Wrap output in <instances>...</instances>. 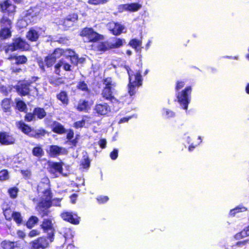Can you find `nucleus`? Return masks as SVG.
Masks as SVG:
<instances>
[{
  "label": "nucleus",
  "instance_id": "53",
  "mask_svg": "<svg viewBox=\"0 0 249 249\" xmlns=\"http://www.w3.org/2000/svg\"><path fill=\"white\" fill-rule=\"evenodd\" d=\"M164 113L167 118L173 117L175 116V113L169 109L165 110Z\"/></svg>",
  "mask_w": 249,
  "mask_h": 249
},
{
  "label": "nucleus",
  "instance_id": "59",
  "mask_svg": "<svg viewBox=\"0 0 249 249\" xmlns=\"http://www.w3.org/2000/svg\"><path fill=\"white\" fill-rule=\"evenodd\" d=\"M89 164L90 162L88 159H85L84 161L82 162V165L85 168L89 167Z\"/></svg>",
  "mask_w": 249,
  "mask_h": 249
},
{
  "label": "nucleus",
  "instance_id": "36",
  "mask_svg": "<svg viewBox=\"0 0 249 249\" xmlns=\"http://www.w3.org/2000/svg\"><path fill=\"white\" fill-rule=\"evenodd\" d=\"M32 153L35 156L40 157L43 156L44 152L41 147L37 146L33 148Z\"/></svg>",
  "mask_w": 249,
  "mask_h": 249
},
{
  "label": "nucleus",
  "instance_id": "37",
  "mask_svg": "<svg viewBox=\"0 0 249 249\" xmlns=\"http://www.w3.org/2000/svg\"><path fill=\"white\" fill-rule=\"evenodd\" d=\"M38 219L35 216H31L27 222V226L29 228H32L38 222Z\"/></svg>",
  "mask_w": 249,
  "mask_h": 249
},
{
  "label": "nucleus",
  "instance_id": "61",
  "mask_svg": "<svg viewBox=\"0 0 249 249\" xmlns=\"http://www.w3.org/2000/svg\"><path fill=\"white\" fill-rule=\"evenodd\" d=\"M14 247L13 249H22V246L21 244L18 242H13Z\"/></svg>",
  "mask_w": 249,
  "mask_h": 249
},
{
  "label": "nucleus",
  "instance_id": "28",
  "mask_svg": "<svg viewBox=\"0 0 249 249\" xmlns=\"http://www.w3.org/2000/svg\"><path fill=\"white\" fill-rule=\"evenodd\" d=\"M142 7V5L136 2L131 3L126 5L125 10L130 12H136Z\"/></svg>",
  "mask_w": 249,
  "mask_h": 249
},
{
  "label": "nucleus",
  "instance_id": "51",
  "mask_svg": "<svg viewBox=\"0 0 249 249\" xmlns=\"http://www.w3.org/2000/svg\"><path fill=\"white\" fill-rule=\"evenodd\" d=\"M35 114H34V112L33 113H29L26 115L25 119L27 121L30 122L31 121L35 120Z\"/></svg>",
  "mask_w": 249,
  "mask_h": 249
},
{
  "label": "nucleus",
  "instance_id": "25",
  "mask_svg": "<svg viewBox=\"0 0 249 249\" xmlns=\"http://www.w3.org/2000/svg\"><path fill=\"white\" fill-rule=\"evenodd\" d=\"M39 36L38 32L34 29H30L26 35L27 38L31 41H36Z\"/></svg>",
  "mask_w": 249,
  "mask_h": 249
},
{
  "label": "nucleus",
  "instance_id": "32",
  "mask_svg": "<svg viewBox=\"0 0 249 249\" xmlns=\"http://www.w3.org/2000/svg\"><path fill=\"white\" fill-rule=\"evenodd\" d=\"M77 89L82 90L87 93L89 92V89L87 84L83 81H79L76 86Z\"/></svg>",
  "mask_w": 249,
  "mask_h": 249
},
{
  "label": "nucleus",
  "instance_id": "46",
  "mask_svg": "<svg viewBox=\"0 0 249 249\" xmlns=\"http://www.w3.org/2000/svg\"><path fill=\"white\" fill-rule=\"evenodd\" d=\"M247 236V235L246 234L245 231L244 229L242 231H241L240 232H239L235 234L234 238L236 240H240V239L245 238Z\"/></svg>",
  "mask_w": 249,
  "mask_h": 249
},
{
  "label": "nucleus",
  "instance_id": "29",
  "mask_svg": "<svg viewBox=\"0 0 249 249\" xmlns=\"http://www.w3.org/2000/svg\"><path fill=\"white\" fill-rule=\"evenodd\" d=\"M34 114H35V116H37V117L41 119L45 117L46 115V112L45 110L42 108L36 107L35 108L34 110Z\"/></svg>",
  "mask_w": 249,
  "mask_h": 249
},
{
  "label": "nucleus",
  "instance_id": "21",
  "mask_svg": "<svg viewBox=\"0 0 249 249\" xmlns=\"http://www.w3.org/2000/svg\"><path fill=\"white\" fill-rule=\"evenodd\" d=\"M78 16L76 14L69 15L63 21L62 25L66 28H68L73 25V22L77 20Z\"/></svg>",
  "mask_w": 249,
  "mask_h": 249
},
{
  "label": "nucleus",
  "instance_id": "2",
  "mask_svg": "<svg viewBox=\"0 0 249 249\" xmlns=\"http://www.w3.org/2000/svg\"><path fill=\"white\" fill-rule=\"evenodd\" d=\"M125 69L127 71L129 77L128 92L132 96L135 94L136 89L142 85V77L141 71L139 70H136L133 67L126 66H125Z\"/></svg>",
  "mask_w": 249,
  "mask_h": 249
},
{
  "label": "nucleus",
  "instance_id": "64",
  "mask_svg": "<svg viewBox=\"0 0 249 249\" xmlns=\"http://www.w3.org/2000/svg\"><path fill=\"white\" fill-rule=\"evenodd\" d=\"M246 234L247 236H249V225L244 228Z\"/></svg>",
  "mask_w": 249,
  "mask_h": 249
},
{
  "label": "nucleus",
  "instance_id": "56",
  "mask_svg": "<svg viewBox=\"0 0 249 249\" xmlns=\"http://www.w3.org/2000/svg\"><path fill=\"white\" fill-rule=\"evenodd\" d=\"M21 172L23 176L26 178H29L31 177V173L29 170H21Z\"/></svg>",
  "mask_w": 249,
  "mask_h": 249
},
{
  "label": "nucleus",
  "instance_id": "8",
  "mask_svg": "<svg viewBox=\"0 0 249 249\" xmlns=\"http://www.w3.org/2000/svg\"><path fill=\"white\" fill-rule=\"evenodd\" d=\"M1 11L9 15L14 14L16 11V6L8 0H5L0 3Z\"/></svg>",
  "mask_w": 249,
  "mask_h": 249
},
{
  "label": "nucleus",
  "instance_id": "33",
  "mask_svg": "<svg viewBox=\"0 0 249 249\" xmlns=\"http://www.w3.org/2000/svg\"><path fill=\"white\" fill-rule=\"evenodd\" d=\"M1 106L3 110L5 112L9 111L11 108L10 100L8 98L3 99L2 101Z\"/></svg>",
  "mask_w": 249,
  "mask_h": 249
},
{
  "label": "nucleus",
  "instance_id": "5",
  "mask_svg": "<svg viewBox=\"0 0 249 249\" xmlns=\"http://www.w3.org/2000/svg\"><path fill=\"white\" fill-rule=\"evenodd\" d=\"M28 47V44L24 40L18 37L14 39L13 43L6 47L5 52L8 53L18 49H27Z\"/></svg>",
  "mask_w": 249,
  "mask_h": 249
},
{
  "label": "nucleus",
  "instance_id": "23",
  "mask_svg": "<svg viewBox=\"0 0 249 249\" xmlns=\"http://www.w3.org/2000/svg\"><path fill=\"white\" fill-rule=\"evenodd\" d=\"M90 106L88 101L85 100H79L76 109L80 111H87L90 109Z\"/></svg>",
  "mask_w": 249,
  "mask_h": 249
},
{
  "label": "nucleus",
  "instance_id": "1",
  "mask_svg": "<svg viewBox=\"0 0 249 249\" xmlns=\"http://www.w3.org/2000/svg\"><path fill=\"white\" fill-rule=\"evenodd\" d=\"M185 85L184 80H178L176 83L175 90L178 93L176 97L178 102L182 106L183 109L187 110L191 101L192 87L190 86L186 87L182 91H179Z\"/></svg>",
  "mask_w": 249,
  "mask_h": 249
},
{
  "label": "nucleus",
  "instance_id": "41",
  "mask_svg": "<svg viewBox=\"0 0 249 249\" xmlns=\"http://www.w3.org/2000/svg\"><path fill=\"white\" fill-rule=\"evenodd\" d=\"M14 213L11 209H6L3 211L4 215L6 219L8 220L12 219Z\"/></svg>",
  "mask_w": 249,
  "mask_h": 249
},
{
  "label": "nucleus",
  "instance_id": "44",
  "mask_svg": "<svg viewBox=\"0 0 249 249\" xmlns=\"http://www.w3.org/2000/svg\"><path fill=\"white\" fill-rule=\"evenodd\" d=\"M55 60L53 57H52L50 55L47 56L45 59V62L46 65L48 67H51L53 63L55 62Z\"/></svg>",
  "mask_w": 249,
  "mask_h": 249
},
{
  "label": "nucleus",
  "instance_id": "13",
  "mask_svg": "<svg viewBox=\"0 0 249 249\" xmlns=\"http://www.w3.org/2000/svg\"><path fill=\"white\" fill-rule=\"evenodd\" d=\"M32 87L27 82H24L17 86V90L18 92L21 95H26L30 91L29 87Z\"/></svg>",
  "mask_w": 249,
  "mask_h": 249
},
{
  "label": "nucleus",
  "instance_id": "30",
  "mask_svg": "<svg viewBox=\"0 0 249 249\" xmlns=\"http://www.w3.org/2000/svg\"><path fill=\"white\" fill-rule=\"evenodd\" d=\"M12 22L11 20L6 16H3L0 19V25L1 28H11Z\"/></svg>",
  "mask_w": 249,
  "mask_h": 249
},
{
  "label": "nucleus",
  "instance_id": "50",
  "mask_svg": "<svg viewBox=\"0 0 249 249\" xmlns=\"http://www.w3.org/2000/svg\"><path fill=\"white\" fill-rule=\"evenodd\" d=\"M40 234V231L37 230H33L31 231L29 234L28 236L30 237L33 238L34 237H36V236H38Z\"/></svg>",
  "mask_w": 249,
  "mask_h": 249
},
{
  "label": "nucleus",
  "instance_id": "54",
  "mask_svg": "<svg viewBox=\"0 0 249 249\" xmlns=\"http://www.w3.org/2000/svg\"><path fill=\"white\" fill-rule=\"evenodd\" d=\"M70 60L71 62L73 64H77L78 62V56L76 55L75 53L73 55L71 58Z\"/></svg>",
  "mask_w": 249,
  "mask_h": 249
},
{
  "label": "nucleus",
  "instance_id": "35",
  "mask_svg": "<svg viewBox=\"0 0 249 249\" xmlns=\"http://www.w3.org/2000/svg\"><path fill=\"white\" fill-rule=\"evenodd\" d=\"M14 58L16 60V63L17 64H24L27 61V58L23 55H19V56H14L13 57L11 56L9 57V59Z\"/></svg>",
  "mask_w": 249,
  "mask_h": 249
},
{
  "label": "nucleus",
  "instance_id": "11",
  "mask_svg": "<svg viewBox=\"0 0 249 249\" xmlns=\"http://www.w3.org/2000/svg\"><path fill=\"white\" fill-rule=\"evenodd\" d=\"M49 172L53 174L54 177L57 176V174H61L62 172V165L59 162H50Z\"/></svg>",
  "mask_w": 249,
  "mask_h": 249
},
{
  "label": "nucleus",
  "instance_id": "19",
  "mask_svg": "<svg viewBox=\"0 0 249 249\" xmlns=\"http://www.w3.org/2000/svg\"><path fill=\"white\" fill-rule=\"evenodd\" d=\"M128 45L134 48L136 52H141L142 48H143L142 46V40L137 38L131 39L129 41Z\"/></svg>",
  "mask_w": 249,
  "mask_h": 249
},
{
  "label": "nucleus",
  "instance_id": "16",
  "mask_svg": "<svg viewBox=\"0 0 249 249\" xmlns=\"http://www.w3.org/2000/svg\"><path fill=\"white\" fill-rule=\"evenodd\" d=\"M15 139L5 132L0 133V142L3 144H11L15 142Z\"/></svg>",
  "mask_w": 249,
  "mask_h": 249
},
{
  "label": "nucleus",
  "instance_id": "42",
  "mask_svg": "<svg viewBox=\"0 0 249 249\" xmlns=\"http://www.w3.org/2000/svg\"><path fill=\"white\" fill-rule=\"evenodd\" d=\"M1 247L4 249H13L14 247L13 242L4 241L1 243Z\"/></svg>",
  "mask_w": 249,
  "mask_h": 249
},
{
  "label": "nucleus",
  "instance_id": "12",
  "mask_svg": "<svg viewBox=\"0 0 249 249\" xmlns=\"http://www.w3.org/2000/svg\"><path fill=\"white\" fill-rule=\"evenodd\" d=\"M61 216L63 220L72 224H78L79 223V218L76 214L66 212L62 213Z\"/></svg>",
  "mask_w": 249,
  "mask_h": 249
},
{
  "label": "nucleus",
  "instance_id": "52",
  "mask_svg": "<svg viewBox=\"0 0 249 249\" xmlns=\"http://www.w3.org/2000/svg\"><path fill=\"white\" fill-rule=\"evenodd\" d=\"M85 122L82 120L77 121L74 124V126L77 128L82 127L85 124Z\"/></svg>",
  "mask_w": 249,
  "mask_h": 249
},
{
  "label": "nucleus",
  "instance_id": "15",
  "mask_svg": "<svg viewBox=\"0 0 249 249\" xmlns=\"http://www.w3.org/2000/svg\"><path fill=\"white\" fill-rule=\"evenodd\" d=\"M66 152L65 148L57 145H51L49 147V154L52 157H55Z\"/></svg>",
  "mask_w": 249,
  "mask_h": 249
},
{
  "label": "nucleus",
  "instance_id": "40",
  "mask_svg": "<svg viewBox=\"0 0 249 249\" xmlns=\"http://www.w3.org/2000/svg\"><path fill=\"white\" fill-rule=\"evenodd\" d=\"M17 107L21 111H24L26 108V104L22 101L16 99Z\"/></svg>",
  "mask_w": 249,
  "mask_h": 249
},
{
  "label": "nucleus",
  "instance_id": "58",
  "mask_svg": "<svg viewBox=\"0 0 249 249\" xmlns=\"http://www.w3.org/2000/svg\"><path fill=\"white\" fill-rule=\"evenodd\" d=\"M98 143L102 148H105L106 146L107 141L105 139H103L99 141Z\"/></svg>",
  "mask_w": 249,
  "mask_h": 249
},
{
  "label": "nucleus",
  "instance_id": "49",
  "mask_svg": "<svg viewBox=\"0 0 249 249\" xmlns=\"http://www.w3.org/2000/svg\"><path fill=\"white\" fill-rule=\"evenodd\" d=\"M8 192L11 197L15 198L17 195L18 189L16 188H11L9 189Z\"/></svg>",
  "mask_w": 249,
  "mask_h": 249
},
{
  "label": "nucleus",
  "instance_id": "17",
  "mask_svg": "<svg viewBox=\"0 0 249 249\" xmlns=\"http://www.w3.org/2000/svg\"><path fill=\"white\" fill-rule=\"evenodd\" d=\"M52 199V198H51ZM51 199H50V206L48 207V208L52 205H53L55 206H60V199H53L52 201H51ZM38 211L42 215V216H44L45 215H48V211L47 210L48 208H42L39 207V204L38 205Z\"/></svg>",
  "mask_w": 249,
  "mask_h": 249
},
{
  "label": "nucleus",
  "instance_id": "60",
  "mask_svg": "<svg viewBox=\"0 0 249 249\" xmlns=\"http://www.w3.org/2000/svg\"><path fill=\"white\" fill-rule=\"evenodd\" d=\"M105 0H89V3L92 4H98L102 3Z\"/></svg>",
  "mask_w": 249,
  "mask_h": 249
},
{
  "label": "nucleus",
  "instance_id": "7",
  "mask_svg": "<svg viewBox=\"0 0 249 249\" xmlns=\"http://www.w3.org/2000/svg\"><path fill=\"white\" fill-rule=\"evenodd\" d=\"M50 242V238L48 236L47 238L44 237H39L37 239L31 242L33 249H45L47 248Z\"/></svg>",
  "mask_w": 249,
  "mask_h": 249
},
{
  "label": "nucleus",
  "instance_id": "55",
  "mask_svg": "<svg viewBox=\"0 0 249 249\" xmlns=\"http://www.w3.org/2000/svg\"><path fill=\"white\" fill-rule=\"evenodd\" d=\"M110 157L113 160L116 159L118 157V151L116 149H114L112 152L110 153Z\"/></svg>",
  "mask_w": 249,
  "mask_h": 249
},
{
  "label": "nucleus",
  "instance_id": "45",
  "mask_svg": "<svg viewBox=\"0 0 249 249\" xmlns=\"http://www.w3.org/2000/svg\"><path fill=\"white\" fill-rule=\"evenodd\" d=\"M9 178L8 172L6 170L0 171V180L3 181Z\"/></svg>",
  "mask_w": 249,
  "mask_h": 249
},
{
  "label": "nucleus",
  "instance_id": "39",
  "mask_svg": "<svg viewBox=\"0 0 249 249\" xmlns=\"http://www.w3.org/2000/svg\"><path fill=\"white\" fill-rule=\"evenodd\" d=\"M103 84L105 86V88H113L115 86V83L112 82L111 78L110 77L105 78L104 80Z\"/></svg>",
  "mask_w": 249,
  "mask_h": 249
},
{
  "label": "nucleus",
  "instance_id": "26",
  "mask_svg": "<svg viewBox=\"0 0 249 249\" xmlns=\"http://www.w3.org/2000/svg\"><path fill=\"white\" fill-rule=\"evenodd\" d=\"M57 99L60 100L63 104L65 106H67L69 103V100L68 94L66 91H61L57 95Z\"/></svg>",
  "mask_w": 249,
  "mask_h": 249
},
{
  "label": "nucleus",
  "instance_id": "63",
  "mask_svg": "<svg viewBox=\"0 0 249 249\" xmlns=\"http://www.w3.org/2000/svg\"><path fill=\"white\" fill-rule=\"evenodd\" d=\"M17 233L18 236L21 238H23L25 237V235L24 233L22 231H18Z\"/></svg>",
  "mask_w": 249,
  "mask_h": 249
},
{
  "label": "nucleus",
  "instance_id": "48",
  "mask_svg": "<svg viewBox=\"0 0 249 249\" xmlns=\"http://www.w3.org/2000/svg\"><path fill=\"white\" fill-rule=\"evenodd\" d=\"M75 53L70 49H67L66 50H64L63 52V56H65L66 58H71L73 55H74Z\"/></svg>",
  "mask_w": 249,
  "mask_h": 249
},
{
  "label": "nucleus",
  "instance_id": "38",
  "mask_svg": "<svg viewBox=\"0 0 249 249\" xmlns=\"http://www.w3.org/2000/svg\"><path fill=\"white\" fill-rule=\"evenodd\" d=\"M247 244H249V239L238 241L232 246V248L233 249H237L238 248H242L244 246H246Z\"/></svg>",
  "mask_w": 249,
  "mask_h": 249
},
{
  "label": "nucleus",
  "instance_id": "62",
  "mask_svg": "<svg viewBox=\"0 0 249 249\" xmlns=\"http://www.w3.org/2000/svg\"><path fill=\"white\" fill-rule=\"evenodd\" d=\"M74 133L72 131L70 130L67 134V139L69 140L71 139L73 137Z\"/></svg>",
  "mask_w": 249,
  "mask_h": 249
},
{
  "label": "nucleus",
  "instance_id": "24",
  "mask_svg": "<svg viewBox=\"0 0 249 249\" xmlns=\"http://www.w3.org/2000/svg\"><path fill=\"white\" fill-rule=\"evenodd\" d=\"M247 211L248 208L247 207L244 206L243 205H239L234 208L231 210L229 213V215L233 217L238 213L245 212Z\"/></svg>",
  "mask_w": 249,
  "mask_h": 249
},
{
  "label": "nucleus",
  "instance_id": "31",
  "mask_svg": "<svg viewBox=\"0 0 249 249\" xmlns=\"http://www.w3.org/2000/svg\"><path fill=\"white\" fill-rule=\"evenodd\" d=\"M10 28H1L0 33V37L3 39L10 37L11 36Z\"/></svg>",
  "mask_w": 249,
  "mask_h": 249
},
{
  "label": "nucleus",
  "instance_id": "34",
  "mask_svg": "<svg viewBox=\"0 0 249 249\" xmlns=\"http://www.w3.org/2000/svg\"><path fill=\"white\" fill-rule=\"evenodd\" d=\"M63 52H64V50L59 49V48H57V49H56L54 51L53 53L52 54H51L50 55L52 57H53V58H54L55 60H56V59L57 58H58L60 56L63 55Z\"/></svg>",
  "mask_w": 249,
  "mask_h": 249
},
{
  "label": "nucleus",
  "instance_id": "27",
  "mask_svg": "<svg viewBox=\"0 0 249 249\" xmlns=\"http://www.w3.org/2000/svg\"><path fill=\"white\" fill-rule=\"evenodd\" d=\"M53 131L55 133L62 134L65 132V129L63 126L58 122H54L52 125Z\"/></svg>",
  "mask_w": 249,
  "mask_h": 249
},
{
  "label": "nucleus",
  "instance_id": "10",
  "mask_svg": "<svg viewBox=\"0 0 249 249\" xmlns=\"http://www.w3.org/2000/svg\"><path fill=\"white\" fill-rule=\"evenodd\" d=\"M42 228L48 232V237L50 238V242L53 240L54 231L53 228L52 221L49 219H44L42 225Z\"/></svg>",
  "mask_w": 249,
  "mask_h": 249
},
{
  "label": "nucleus",
  "instance_id": "14",
  "mask_svg": "<svg viewBox=\"0 0 249 249\" xmlns=\"http://www.w3.org/2000/svg\"><path fill=\"white\" fill-rule=\"evenodd\" d=\"M107 29L115 35H119L122 31L123 28L120 24L114 22H110L107 24Z\"/></svg>",
  "mask_w": 249,
  "mask_h": 249
},
{
  "label": "nucleus",
  "instance_id": "20",
  "mask_svg": "<svg viewBox=\"0 0 249 249\" xmlns=\"http://www.w3.org/2000/svg\"><path fill=\"white\" fill-rule=\"evenodd\" d=\"M95 110L98 114L100 115L107 114L110 111L109 107L107 104L97 105Z\"/></svg>",
  "mask_w": 249,
  "mask_h": 249
},
{
  "label": "nucleus",
  "instance_id": "22",
  "mask_svg": "<svg viewBox=\"0 0 249 249\" xmlns=\"http://www.w3.org/2000/svg\"><path fill=\"white\" fill-rule=\"evenodd\" d=\"M113 90L114 88H104L102 93L103 97L113 102L114 100H116L115 98L112 95Z\"/></svg>",
  "mask_w": 249,
  "mask_h": 249
},
{
  "label": "nucleus",
  "instance_id": "6",
  "mask_svg": "<svg viewBox=\"0 0 249 249\" xmlns=\"http://www.w3.org/2000/svg\"><path fill=\"white\" fill-rule=\"evenodd\" d=\"M81 36L87 37L89 41L94 42L102 38V36L94 32L92 28H85L80 33Z\"/></svg>",
  "mask_w": 249,
  "mask_h": 249
},
{
  "label": "nucleus",
  "instance_id": "57",
  "mask_svg": "<svg viewBox=\"0 0 249 249\" xmlns=\"http://www.w3.org/2000/svg\"><path fill=\"white\" fill-rule=\"evenodd\" d=\"M97 199L99 203H104L108 200V197L107 196H100Z\"/></svg>",
  "mask_w": 249,
  "mask_h": 249
},
{
  "label": "nucleus",
  "instance_id": "47",
  "mask_svg": "<svg viewBox=\"0 0 249 249\" xmlns=\"http://www.w3.org/2000/svg\"><path fill=\"white\" fill-rule=\"evenodd\" d=\"M94 46L97 48V50L98 51H105L107 48L106 45L102 42L95 43Z\"/></svg>",
  "mask_w": 249,
  "mask_h": 249
},
{
  "label": "nucleus",
  "instance_id": "3",
  "mask_svg": "<svg viewBox=\"0 0 249 249\" xmlns=\"http://www.w3.org/2000/svg\"><path fill=\"white\" fill-rule=\"evenodd\" d=\"M39 192L43 193V196L39 203V208H48L50 206V200L52 197L51 193L49 188V180L47 178H44L37 187Z\"/></svg>",
  "mask_w": 249,
  "mask_h": 249
},
{
  "label": "nucleus",
  "instance_id": "9",
  "mask_svg": "<svg viewBox=\"0 0 249 249\" xmlns=\"http://www.w3.org/2000/svg\"><path fill=\"white\" fill-rule=\"evenodd\" d=\"M18 128L20 129L24 133L28 135L31 137H36L38 136L39 133L32 128L24 123L19 122L17 123Z\"/></svg>",
  "mask_w": 249,
  "mask_h": 249
},
{
  "label": "nucleus",
  "instance_id": "4",
  "mask_svg": "<svg viewBox=\"0 0 249 249\" xmlns=\"http://www.w3.org/2000/svg\"><path fill=\"white\" fill-rule=\"evenodd\" d=\"M40 11V8L39 7H35L27 10L25 15L24 18L20 19L18 21V24L21 25L22 27H26L28 22H31L30 18H33L34 17L37 16Z\"/></svg>",
  "mask_w": 249,
  "mask_h": 249
},
{
  "label": "nucleus",
  "instance_id": "43",
  "mask_svg": "<svg viewBox=\"0 0 249 249\" xmlns=\"http://www.w3.org/2000/svg\"><path fill=\"white\" fill-rule=\"evenodd\" d=\"M12 218L14 220V221L18 224H21L22 222V217L19 213L15 212L12 216Z\"/></svg>",
  "mask_w": 249,
  "mask_h": 249
},
{
  "label": "nucleus",
  "instance_id": "18",
  "mask_svg": "<svg viewBox=\"0 0 249 249\" xmlns=\"http://www.w3.org/2000/svg\"><path fill=\"white\" fill-rule=\"evenodd\" d=\"M71 65L64 59H62L55 65V71L58 74L60 72V68H62L65 71H71Z\"/></svg>",
  "mask_w": 249,
  "mask_h": 249
}]
</instances>
